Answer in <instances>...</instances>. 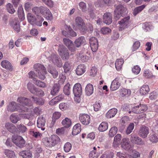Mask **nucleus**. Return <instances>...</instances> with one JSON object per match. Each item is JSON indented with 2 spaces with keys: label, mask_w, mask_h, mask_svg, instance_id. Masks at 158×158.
Instances as JSON below:
<instances>
[{
  "label": "nucleus",
  "mask_w": 158,
  "mask_h": 158,
  "mask_svg": "<svg viewBox=\"0 0 158 158\" xmlns=\"http://www.w3.org/2000/svg\"><path fill=\"white\" fill-rule=\"evenodd\" d=\"M7 110L10 112L18 111L21 113L27 112L28 108L23 106H21L15 102H12L8 106Z\"/></svg>",
  "instance_id": "nucleus-1"
},
{
  "label": "nucleus",
  "mask_w": 158,
  "mask_h": 158,
  "mask_svg": "<svg viewBox=\"0 0 158 158\" xmlns=\"http://www.w3.org/2000/svg\"><path fill=\"white\" fill-rule=\"evenodd\" d=\"M28 21L32 25H36L39 26H42V23L44 19L42 16L37 15V19L31 13H29L27 15Z\"/></svg>",
  "instance_id": "nucleus-2"
},
{
  "label": "nucleus",
  "mask_w": 158,
  "mask_h": 158,
  "mask_svg": "<svg viewBox=\"0 0 158 158\" xmlns=\"http://www.w3.org/2000/svg\"><path fill=\"white\" fill-rule=\"evenodd\" d=\"M34 67L36 68L35 71L37 72L36 76L40 79L44 80L45 78V74L47 72L44 66L40 64H38L34 65Z\"/></svg>",
  "instance_id": "nucleus-3"
},
{
  "label": "nucleus",
  "mask_w": 158,
  "mask_h": 158,
  "mask_svg": "<svg viewBox=\"0 0 158 158\" xmlns=\"http://www.w3.org/2000/svg\"><path fill=\"white\" fill-rule=\"evenodd\" d=\"M75 21L76 26L81 31L84 32L87 30L85 23L81 18L79 16L77 17Z\"/></svg>",
  "instance_id": "nucleus-4"
},
{
  "label": "nucleus",
  "mask_w": 158,
  "mask_h": 158,
  "mask_svg": "<svg viewBox=\"0 0 158 158\" xmlns=\"http://www.w3.org/2000/svg\"><path fill=\"white\" fill-rule=\"evenodd\" d=\"M148 109L146 105L140 104L138 105H135L132 108L131 111L134 113L139 114L146 111Z\"/></svg>",
  "instance_id": "nucleus-5"
},
{
  "label": "nucleus",
  "mask_w": 158,
  "mask_h": 158,
  "mask_svg": "<svg viewBox=\"0 0 158 158\" xmlns=\"http://www.w3.org/2000/svg\"><path fill=\"white\" fill-rule=\"evenodd\" d=\"M12 141L16 145L21 148L23 147L25 143V140L20 136L14 137L12 139Z\"/></svg>",
  "instance_id": "nucleus-6"
},
{
  "label": "nucleus",
  "mask_w": 158,
  "mask_h": 158,
  "mask_svg": "<svg viewBox=\"0 0 158 158\" xmlns=\"http://www.w3.org/2000/svg\"><path fill=\"white\" fill-rule=\"evenodd\" d=\"M17 102L21 106H30L32 105V103L31 100L29 98L23 97H19L17 100Z\"/></svg>",
  "instance_id": "nucleus-7"
},
{
  "label": "nucleus",
  "mask_w": 158,
  "mask_h": 158,
  "mask_svg": "<svg viewBox=\"0 0 158 158\" xmlns=\"http://www.w3.org/2000/svg\"><path fill=\"white\" fill-rule=\"evenodd\" d=\"M149 128L145 126H143L140 127L139 130L138 135L142 138H146L149 133Z\"/></svg>",
  "instance_id": "nucleus-8"
},
{
  "label": "nucleus",
  "mask_w": 158,
  "mask_h": 158,
  "mask_svg": "<svg viewBox=\"0 0 158 158\" xmlns=\"http://www.w3.org/2000/svg\"><path fill=\"white\" fill-rule=\"evenodd\" d=\"M130 139L131 142L134 144L138 145L144 144V142L142 139L135 134L131 135Z\"/></svg>",
  "instance_id": "nucleus-9"
},
{
  "label": "nucleus",
  "mask_w": 158,
  "mask_h": 158,
  "mask_svg": "<svg viewBox=\"0 0 158 158\" xmlns=\"http://www.w3.org/2000/svg\"><path fill=\"white\" fill-rule=\"evenodd\" d=\"M49 58V60L51 61L53 64L58 67H60L62 66L60 57L58 55L53 54L51 55Z\"/></svg>",
  "instance_id": "nucleus-10"
},
{
  "label": "nucleus",
  "mask_w": 158,
  "mask_h": 158,
  "mask_svg": "<svg viewBox=\"0 0 158 158\" xmlns=\"http://www.w3.org/2000/svg\"><path fill=\"white\" fill-rule=\"evenodd\" d=\"M79 119L81 123L84 125H88L90 122V116L87 114H80Z\"/></svg>",
  "instance_id": "nucleus-11"
},
{
  "label": "nucleus",
  "mask_w": 158,
  "mask_h": 158,
  "mask_svg": "<svg viewBox=\"0 0 158 158\" xmlns=\"http://www.w3.org/2000/svg\"><path fill=\"white\" fill-rule=\"evenodd\" d=\"M73 92L75 96L79 98L82 93V89L81 85L79 83L76 84L74 86Z\"/></svg>",
  "instance_id": "nucleus-12"
},
{
  "label": "nucleus",
  "mask_w": 158,
  "mask_h": 158,
  "mask_svg": "<svg viewBox=\"0 0 158 158\" xmlns=\"http://www.w3.org/2000/svg\"><path fill=\"white\" fill-rule=\"evenodd\" d=\"M129 19L130 17L127 16L122 19L120 21L118 22V23L120 25L119 27V30L122 31V30L127 28L128 27Z\"/></svg>",
  "instance_id": "nucleus-13"
},
{
  "label": "nucleus",
  "mask_w": 158,
  "mask_h": 158,
  "mask_svg": "<svg viewBox=\"0 0 158 158\" xmlns=\"http://www.w3.org/2000/svg\"><path fill=\"white\" fill-rule=\"evenodd\" d=\"M120 79V77H118L112 81L110 87L111 90L114 91L119 88L121 85Z\"/></svg>",
  "instance_id": "nucleus-14"
},
{
  "label": "nucleus",
  "mask_w": 158,
  "mask_h": 158,
  "mask_svg": "<svg viewBox=\"0 0 158 158\" xmlns=\"http://www.w3.org/2000/svg\"><path fill=\"white\" fill-rule=\"evenodd\" d=\"M60 55L63 60L68 59L69 54L67 49L65 47H60L58 49Z\"/></svg>",
  "instance_id": "nucleus-15"
},
{
  "label": "nucleus",
  "mask_w": 158,
  "mask_h": 158,
  "mask_svg": "<svg viewBox=\"0 0 158 158\" xmlns=\"http://www.w3.org/2000/svg\"><path fill=\"white\" fill-rule=\"evenodd\" d=\"M90 47L93 52H95L98 48V40L94 37H91L89 39Z\"/></svg>",
  "instance_id": "nucleus-16"
},
{
  "label": "nucleus",
  "mask_w": 158,
  "mask_h": 158,
  "mask_svg": "<svg viewBox=\"0 0 158 158\" xmlns=\"http://www.w3.org/2000/svg\"><path fill=\"white\" fill-rule=\"evenodd\" d=\"M115 7L114 12H118L119 13L124 15L126 13L127 8L126 7L121 4H119L115 6Z\"/></svg>",
  "instance_id": "nucleus-17"
},
{
  "label": "nucleus",
  "mask_w": 158,
  "mask_h": 158,
  "mask_svg": "<svg viewBox=\"0 0 158 158\" xmlns=\"http://www.w3.org/2000/svg\"><path fill=\"white\" fill-rule=\"evenodd\" d=\"M103 22L106 24H110L112 21V15L110 13H106L103 15Z\"/></svg>",
  "instance_id": "nucleus-18"
},
{
  "label": "nucleus",
  "mask_w": 158,
  "mask_h": 158,
  "mask_svg": "<svg viewBox=\"0 0 158 158\" xmlns=\"http://www.w3.org/2000/svg\"><path fill=\"white\" fill-rule=\"evenodd\" d=\"M63 41L64 44L67 46L69 50L72 51H74L75 50L73 44V42L69 39L64 38L63 39Z\"/></svg>",
  "instance_id": "nucleus-19"
},
{
  "label": "nucleus",
  "mask_w": 158,
  "mask_h": 158,
  "mask_svg": "<svg viewBox=\"0 0 158 158\" xmlns=\"http://www.w3.org/2000/svg\"><path fill=\"white\" fill-rule=\"evenodd\" d=\"M121 145L123 149L127 150H130L131 148L129 139L127 138L123 139Z\"/></svg>",
  "instance_id": "nucleus-20"
},
{
  "label": "nucleus",
  "mask_w": 158,
  "mask_h": 158,
  "mask_svg": "<svg viewBox=\"0 0 158 158\" xmlns=\"http://www.w3.org/2000/svg\"><path fill=\"white\" fill-rule=\"evenodd\" d=\"M5 127L10 132L12 133H15L17 128L15 125L12 123H6Z\"/></svg>",
  "instance_id": "nucleus-21"
},
{
  "label": "nucleus",
  "mask_w": 158,
  "mask_h": 158,
  "mask_svg": "<svg viewBox=\"0 0 158 158\" xmlns=\"http://www.w3.org/2000/svg\"><path fill=\"white\" fill-rule=\"evenodd\" d=\"M2 66L7 70L10 71L12 70V66L8 60H4L1 63Z\"/></svg>",
  "instance_id": "nucleus-22"
},
{
  "label": "nucleus",
  "mask_w": 158,
  "mask_h": 158,
  "mask_svg": "<svg viewBox=\"0 0 158 158\" xmlns=\"http://www.w3.org/2000/svg\"><path fill=\"white\" fill-rule=\"evenodd\" d=\"M94 87L91 84H88L85 88V92L86 94L88 96L91 95L93 93Z\"/></svg>",
  "instance_id": "nucleus-23"
},
{
  "label": "nucleus",
  "mask_w": 158,
  "mask_h": 158,
  "mask_svg": "<svg viewBox=\"0 0 158 158\" xmlns=\"http://www.w3.org/2000/svg\"><path fill=\"white\" fill-rule=\"evenodd\" d=\"M117 109L113 108L110 110L106 113V116L107 118H111L115 116L117 112Z\"/></svg>",
  "instance_id": "nucleus-24"
},
{
  "label": "nucleus",
  "mask_w": 158,
  "mask_h": 158,
  "mask_svg": "<svg viewBox=\"0 0 158 158\" xmlns=\"http://www.w3.org/2000/svg\"><path fill=\"white\" fill-rule=\"evenodd\" d=\"M11 26L14 30L19 32L20 31V26L19 24L18 23V19L15 18L14 21L11 23Z\"/></svg>",
  "instance_id": "nucleus-25"
},
{
  "label": "nucleus",
  "mask_w": 158,
  "mask_h": 158,
  "mask_svg": "<svg viewBox=\"0 0 158 158\" xmlns=\"http://www.w3.org/2000/svg\"><path fill=\"white\" fill-rule=\"evenodd\" d=\"M85 67L84 65L80 64L79 65L76 70V73L78 75H81L85 71Z\"/></svg>",
  "instance_id": "nucleus-26"
},
{
  "label": "nucleus",
  "mask_w": 158,
  "mask_h": 158,
  "mask_svg": "<svg viewBox=\"0 0 158 158\" xmlns=\"http://www.w3.org/2000/svg\"><path fill=\"white\" fill-rule=\"evenodd\" d=\"M63 98L64 97L63 95H60L56 96L49 102V104L52 106L53 105L61 101Z\"/></svg>",
  "instance_id": "nucleus-27"
},
{
  "label": "nucleus",
  "mask_w": 158,
  "mask_h": 158,
  "mask_svg": "<svg viewBox=\"0 0 158 158\" xmlns=\"http://www.w3.org/2000/svg\"><path fill=\"white\" fill-rule=\"evenodd\" d=\"M50 138L53 147L58 143L60 141V138L56 135H52Z\"/></svg>",
  "instance_id": "nucleus-28"
},
{
  "label": "nucleus",
  "mask_w": 158,
  "mask_h": 158,
  "mask_svg": "<svg viewBox=\"0 0 158 158\" xmlns=\"http://www.w3.org/2000/svg\"><path fill=\"white\" fill-rule=\"evenodd\" d=\"M81 131V125L80 123H77L73 127L72 134L73 135H76L79 133Z\"/></svg>",
  "instance_id": "nucleus-29"
},
{
  "label": "nucleus",
  "mask_w": 158,
  "mask_h": 158,
  "mask_svg": "<svg viewBox=\"0 0 158 158\" xmlns=\"http://www.w3.org/2000/svg\"><path fill=\"white\" fill-rule=\"evenodd\" d=\"M45 118L43 116H40L37 120V126L39 128H42L45 126Z\"/></svg>",
  "instance_id": "nucleus-30"
},
{
  "label": "nucleus",
  "mask_w": 158,
  "mask_h": 158,
  "mask_svg": "<svg viewBox=\"0 0 158 158\" xmlns=\"http://www.w3.org/2000/svg\"><path fill=\"white\" fill-rule=\"evenodd\" d=\"M19 154L23 158H31L32 156L31 153L28 151H22L19 153Z\"/></svg>",
  "instance_id": "nucleus-31"
},
{
  "label": "nucleus",
  "mask_w": 158,
  "mask_h": 158,
  "mask_svg": "<svg viewBox=\"0 0 158 158\" xmlns=\"http://www.w3.org/2000/svg\"><path fill=\"white\" fill-rule=\"evenodd\" d=\"M124 63L123 59H117L115 63V66L116 69L119 71L122 68V65Z\"/></svg>",
  "instance_id": "nucleus-32"
},
{
  "label": "nucleus",
  "mask_w": 158,
  "mask_h": 158,
  "mask_svg": "<svg viewBox=\"0 0 158 158\" xmlns=\"http://www.w3.org/2000/svg\"><path fill=\"white\" fill-rule=\"evenodd\" d=\"M5 155L8 157L7 158H15L16 156L14 151L8 149H5L4 151Z\"/></svg>",
  "instance_id": "nucleus-33"
},
{
  "label": "nucleus",
  "mask_w": 158,
  "mask_h": 158,
  "mask_svg": "<svg viewBox=\"0 0 158 158\" xmlns=\"http://www.w3.org/2000/svg\"><path fill=\"white\" fill-rule=\"evenodd\" d=\"M42 142L44 144L46 147H53L51 140L50 137L48 138L45 137L42 139Z\"/></svg>",
  "instance_id": "nucleus-34"
},
{
  "label": "nucleus",
  "mask_w": 158,
  "mask_h": 158,
  "mask_svg": "<svg viewBox=\"0 0 158 158\" xmlns=\"http://www.w3.org/2000/svg\"><path fill=\"white\" fill-rule=\"evenodd\" d=\"M61 123L65 128H67L70 126L71 125L72 122L71 120L69 118H66L63 120Z\"/></svg>",
  "instance_id": "nucleus-35"
},
{
  "label": "nucleus",
  "mask_w": 158,
  "mask_h": 158,
  "mask_svg": "<svg viewBox=\"0 0 158 158\" xmlns=\"http://www.w3.org/2000/svg\"><path fill=\"white\" fill-rule=\"evenodd\" d=\"M18 15L19 18L22 20L24 19L25 17L24 16L23 9L22 5L18 7Z\"/></svg>",
  "instance_id": "nucleus-36"
},
{
  "label": "nucleus",
  "mask_w": 158,
  "mask_h": 158,
  "mask_svg": "<svg viewBox=\"0 0 158 158\" xmlns=\"http://www.w3.org/2000/svg\"><path fill=\"white\" fill-rule=\"evenodd\" d=\"M60 87L59 84H55L53 85L51 90V94L52 95H55L59 90Z\"/></svg>",
  "instance_id": "nucleus-37"
},
{
  "label": "nucleus",
  "mask_w": 158,
  "mask_h": 158,
  "mask_svg": "<svg viewBox=\"0 0 158 158\" xmlns=\"http://www.w3.org/2000/svg\"><path fill=\"white\" fill-rule=\"evenodd\" d=\"M108 128V124L107 122H103L99 125L98 127L99 130L101 132L106 130Z\"/></svg>",
  "instance_id": "nucleus-38"
},
{
  "label": "nucleus",
  "mask_w": 158,
  "mask_h": 158,
  "mask_svg": "<svg viewBox=\"0 0 158 158\" xmlns=\"http://www.w3.org/2000/svg\"><path fill=\"white\" fill-rule=\"evenodd\" d=\"M146 5H143L141 6L137 7L134 9L133 13L135 16L136 15L139 13L141 12L145 8Z\"/></svg>",
  "instance_id": "nucleus-39"
},
{
  "label": "nucleus",
  "mask_w": 158,
  "mask_h": 158,
  "mask_svg": "<svg viewBox=\"0 0 158 158\" xmlns=\"http://www.w3.org/2000/svg\"><path fill=\"white\" fill-rule=\"evenodd\" d=\"M31 98L34 102L37 104L41 105L44 104V100L43 98L35 97H32Z\"/></svg>",
  "instance_id": "nucleus-40"
},
{
  "label": "nucleus",
  "mask_w": 158,
  "mask_h": 158,
  "mask_svg": "<svg viewBox=\"0 0 158 158\" xmlns=\"http://www.w3.org/2000/svg\"><path fill=\"white\" fill-rule=\"evenodd\" d=\"M149 91V86L147 85L143 86L140 88L139 92L142 95H145L147 94Z\"/></svg>",
  "instance_id": "nucleus-41"
},
{
  "label": "nucleus",
  "mask_w": 158,
  "mask_h": 158,
  "mask_svg": "<svg viewBox=\"0 0 158 158\" xmlns=\"http://www.w3.org/2000/svg\"><path fill=\"white\" fill-rule=\"evenodd\" d=\"M61 115V114L60 112H55L53 114L52 119L51 122L52 124L53 125L55 124L56 120L59 118L60 117Z\"/></svg>",
  "instance_id": "nucleus-42"
},
{
  "label": "nucleus",
  "mask_w": 158,
  "mask_h": 158,
  "mask_svg": "<svg viewBox=\"0 0 158 158\" xmlns=\"http://www.w3.org/2000/svg\"><path fill=\"white\" fill-rule=\"evenodd\" d=\"M84 40V38L82 36L77 39L74 42L75 46L77 47H79L82 44Z\"/></svg>",
  "instance_id": "nucleus-43"
},
{
  "label": "nucleus",
  "mask_w": 158,
  "mask_h": 158,
  "mask_svg": "<svg viewBox=\"0 0 158 158\" xmlns=\"http://www.w3.org/2000/svg\"><path fill=\"white\" fill-rule=\"evenodd\" d=\"M19 115H16L14 114H12L10 116V119L11 121L14 123H16L18 121L20 120Z\"/></svg>",
  "instance_id": "nucleus-44"
},
{
  "label": "nucleus",
  "mask_w": 158,
  "mask_h": 158,
  "mask_svg": "<svg viewBox=\"0 0 158 158\" xmlns=\"http://www.w3.org/2000/svg\"><path fill=\"white\" fill-rule=\"evenodd\" d=\"M131 94V91L130 89H121L120 94L122 97L125 96H128Z\"/></svg>",
  "instance_id": "nucleus-45"
},
{
  "label": "nucleus",
  "mask_w": 158,
  "mask_h": 158,
  "mask_svg": "<svg viewBox=\"0 0 158 158\" xmlns=\"http://www.w3.org/2000/svg\"><path fill=\"white\" fill-rule=\"evenodd\" d=\"M92 19L91 20L92 22L95 24L100 25L102 23V19L99 18L98 16H94L92 17Z\"/></svg>",
  "instance_id": "nucleus-46"
},
{
  "label": "nucleus",
  "mask_w": 158,
  "mask_h": 158,
  "mask_svg": "<svg viewBox=\"0 0 158 158\" xmlns=\"http://www.w3.org/2000/svg\"><path fill=\"white\" fill-rule=\"evenodd\" d=\"M33 81L34 83L39 87L44 88L46 86L45 83L37 79H33Z\"/></svg>",
  "instance_id": "nucleus-47"
},
{
  "label": "nucleus",
  "mask_w": 158,
  "mask_h": 158,
  "mask_svg": "<svg viewBox=\"0 0 158 158\" xmlns=\"http://www.w3.org/2000/svg\"><path fill=\"white\" fill-rule=\"evenodd\" d=\"M70 84L68 83L64 87L63 92L64 94L67 95H69L70 94Z\"/></svg>",
  "instance_id": "nucleus-48"
},
{
  "label": "nucleus",
  "mask_w": 158,
  "mask_h": 158,
  "mask_svg": "<svg viewBox=\"0 0 158 158\" xmlns=\"http://www.w3.org/2000/svg\"><path fill=\"white\" fill-rule=\"evenodd\" d=\"M149 139L151 142L153 143H156L158 142V138L155 134L151 135L149 137Z\"/></svg>",
  "instance_id": "nucleus-49"
},
{
  "label": "nucleus",
  "mask_w": 158,
  "mask_h": 158,
  "mask_svg": "<svg viewBox=\"0 0 158 158\" xmlns=\"http://www.w3.org/2000/svg\"><path fill=\"white\" fill-rule=\"evenodd\" d=\"M143 29L144 31L146 32L152 28V26L147 22L144 23L143 24Z\"/></svg>",
  "instance_id": "nucleus-50"
},
{
  "label": "nucleus",
  "mask_w": 158,
  "mask_h": 158,
  "mask_svg": "<svg viewBox=\"0 0 158 158\" xmlns=\"http://www.w3.org/2000/svg\"><path fill=\"white\" fill-rule=\"evenodd\" d=\"M48 72L50 73L52 76L53 78H56L58 75V72L56 70L53 68L50 69L49 68L48 69Z\"/></svg>",
  "instance_id": "nucleus-51"
},
{
  "label": "nucleus",
  "mask_w": 158,
  "mask_h": 158,
  "mask_svg": "<svg viewBox=\"0 0 158 158\" xmlns=\"http://www.w3.org/2000/svg\"><path fill=\"white\" fill-rule=\"evenodd\" d=\"M44 16L47 20L52 21L53 19L52 14L50 10H48V11L45 14Z\"/></svg>",
  "instance_id": "nucleus-52"
},
{
  "label": "nucleus",
  "mask_w": 158,
  "mask_h": 158,
  "mask_svg": "<svg viewBox=\"0 0 158 158\" xmlns=\"http://www.w3.org/2000/svg\"><path fill=\"white\" fill-rule=\"evenodd\" d=\"M118 130L117 128L115 127H112L110 130L109 135L111 137H112L115 135Z\"/></svg>",
  "instance_id": "nucleus-53"
},
{
  "label": "nucleus",
  "mask_w": 158,
  "mask_h": 158,
  "mask_svg": "<svg viewBox=\"0 0 158 158\" xmlns=\"http://www.w3.org/2000/svg\"><path fill=\"white\" fill-rule=\"evenodd\" d=\"M6 9L10 13H14L15 10L13 7L12 5L10 3H8L6 6Z\"/></svg>",
  "instance_id": "nucleus-54"
},
{
  "label": "nucleus",
  "mask_w": 158,
  "mask_h": 158,
  "mask_svg": "<svg viewBox=\"0 0 158 158\" xmlns=\"http://www.w3.org/2000/svg\"><path fill=\"white\" fill-rule=\"evenodd\" d=\"M27 87L29 90L33 94V93H34L35 89L36 88L35 87L33 84L30 82H29L28 83Z\"/></svg>",
  "instance_id": "nucleus-55"
},
{
  "label": "nucleus",
  "mask_w": 158,
  "mask_h": 158,
  "mask_svg": "<svg viewBox=\"0 0 158 158\" xmlns=\"http://www.w3.org/2000/svg\"><path fill=\"white\" fill-rule=\"evenodd\" d=\"M134 127V124L133 123H131L127 127L126 131V133L127 135H129L130 134L132 131L133 130Z\"/></svg>",
  "instance_id": "nucleus-56"
},
{
  "label": "nucleus",
  "mask_w": 158,
  "mask_h": 158,
  "mask_svg": "<svg viewBox=\"0 0 158 158\" xmlns=\"http://www.w3.org/2000/svg\"><path fill=\"white\" fill-rule=\"evenodd\" d=\"M33 94H35L38 96L42 97L44 95V94L43 91L41 89L36 88L35 89V90Z\"/></svg>",
  "instance_id": "nucleus-57"
},
{
  "label": "nucleus",
  "mask_w": 158,
  "mask_h": 158,
  "mask_svg": "<svg viewBox=\"0 0 158 158\" xmlns=\"http://www.w3.org/2000/svg\"><path fill=\"white\" fill-rule=\"evenodd\" d=\"M71 148L72 145L69 142L66 143L64 146V150L66 152H69Z\"/></svg>",
  "instance_id": "nucleus-58"
},
{
  "label": "nucleus",
  "mask_w": 158,
  "mask_h": 158,
  "mask_svg": "<svg viewBox=\"0 0 158 158\" xmlns=\"http://www.w3.org/2000/svg\"><path fill=\"white\" fill-rule=\"evenodd\" d=\"M101 33L103 34H107L111 32V29L109 27H103L101 29Z\"/></svg>",
  "instance_id": "nucleus-59"
},
{
  "label": "nucleus",
  "mask_w": 158,
  "mask_h": 158,
  "mask_svg": "<svg viewBox=\"0 0 158 158\" xmlns=\"http://www.w3.org/2000/svg\"><path fill=\"white\" fill-rule=\"evenodd\" d=\"M140 68L138 65L135 66L132 69L133 73L135 74H138L140 71Z\"/></svg>",
  "instance_id": "nucleus-60"
},
{
  "label": "nucleus",
  "mask_w": 158,
  "mask_h": 158,
  "mask_svg": "<svg viewBox=\"0 0 158 158\" xmlns=\"http://www.w3.org/2000/svg\"><path fill=\"white\" fill-rule=\"evenodd\" d=\"M17 127L19 131L22 133L25 132L27 129L26 127L23 125L22 124L18 125Z\"/></svg>",
  "instance_id": "nucleus-61"
},
{
  "label": "nucleus",
  "mask_w": 158,
  "mask_h": 158,
  "mask_svg": "<svg viewBox=\"0 0 158 158\" xmlns=\"http://www.w3.org/2000/svg\"><path fill=\"white\" fill-rule=\"evenodd\" d=\"M48 10L49 9L46 7L41 6L40 7V13L42 14L44 16Z\"/></svg>",
  "instance_id": "nucleus-62"
},
{
  "label": "nucleus",
  "mask_w": 158,
  "mask_h": 158,
  "mask_svg": "<svg viewBox=\"0 0 158 158\" xmlns=\"http://www.w3.org/2000/svg\"><path fill=\"white\" fill-rule=\"evenodd\" d=\"M98 156V152H96L95 151H92L89 153V158H97Z\"/></svg>",
  "instance_id": "nucleus-63"
},
{
  "label": "nucleus",
  "mask_w": 158,
  "mask_h": 158,
  "mask_svg": "<svg viewBox=\"0 0 158 158\" xmlns=\"http://www.w3.org/2000/svg\"><path fill=\"white\" fill-rule=\"evenodd\" d=\"M117 156L119 158H130L129 155H127L121 152H117Z\"/></svg>",
  "instance_id": "nucleus-64"
}]
</instances>
